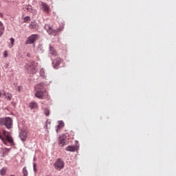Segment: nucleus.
I'll list each match as a JSON object with an SVG mask.
<instances>
[{
  "label": "nucleus",
  "instance_id": "obj_1",
  "mask_svg": "<svg viewBox=\"0 0 176 176\" xmlns=\"http://www.w3.org/2000/svg\"><path fill=\"white\" fill-rule=\"evenodd\" d=\"M3 135L0 133V140H1L2 142L4 143L5 145H8V143L10 144V145H14L13 138L10 135V132L3 130Z\"/></svg>",
  "mask_w": 176,
  "mask_h": 176
},
{
  "label": "nucleus",
  "instance_id": "obj_2",
  "mask_svg": "<svg viewBox=\"0 0 176 176\" xmlns=\"http://www.w3.org/2000/svg\"><path fill=\"white\" fill-rule=\"evenodd\" d=\"M45 30H46L47 32L49 34V35H53L54 36H56L63 31V27H59L56 30H53L52 27H50V25L45 24L44 27Z\"/></svg>",
  "mask_w": 176,
  "mask_h": 176
},
{
  "label": "nucleus",
  "instance_id": "obj_3",
  "mask_svg": "<svg viewBox=\"0 0 176 176\" xmlns=\"http://www.w3.org/2000/svg\"><path fill=\"white\" fill-rule=\"evenodd\" d=\"M0 124L6 126V129H12L13 127V120L10 117L1 118Z\"/></svg>",
  "mask_w": 176,
  "mask_h": 176
},
{
  "label": "nucleus",
  "instance_id": "obj_4",
  "mask_svg": "<svg viewBox=\"0 0 176 176\" xmlns=\"http://www.w3.org/2000/svg\"><path fill=\"white\" fill-rule=\"evenodd\" d=\"M39 39V35L38 34H32L25 41V45H32V43L36 42Z\"/></svg>",
  "mask_w": 176,
  "mask_h": 176
},
{
  "label": "nucleus",
  "instance_id": "obj_5",
  "mask_svg": "<svg viewBox=\"0 0 176 176\" xmlns=\"http://www.w3.org/2000/svg\"><path fill=\"white\" fill-rule=\"evenodd\" d=\"M35 97L40 100H45L47 97V92L46 91H36Z\"/></svg>",
  "mask_w": 176,
  "mask_h": 176
},
{
  "label": "nucleus",
  "instance_id": "obj_6",
  "mask_svg": "<svg viewBox=\"0 0 176 176\" xmlns=\"http://www.w3.org/2000/svg\"><path fill=\"white\" fill-rule=\"evenodd\" d=\"M54 166L56 170L60 171V170H63V168H64V161L61 160V159H58L54 164Z\"/></svg>",
  "mask_w": 176,
  "mask_h": 176
},
{
  "label": "nucleus",
  "instance_id": "obj_7",
  "mask_svg": "<svg viewBox=\"0 0 176 176\" xmlns=\"http://www.w3.org/2000/svg\"><path fill=\"white\" fill-rule=\"evenodd\" d=\"M25 69L30 74H34V72H35V63L34 62L29 63L26 65Z\"/></svg>",
  "mask_w": 176,
  "mask_h": 176
},
{
  "label": "nucleus",
  "instance_id": "obj_8",
  "mask_svg": "<svg viewBox=\"0 0 176 176\" xmlns=\"http://www.w3.org/2000/svg\"><path fill=\"white\" fill-rule=\"evenodd\" d=\"M41 6L43 8V12L47 13V14H49V13H50V6H49V5H47L46 3L41 1Z\"/></svg>",
  "mask_w": 176,
  "mask_h": 176
},
{
  "label": "nucleus",
  "instance_id": "obj_9",
  "mask_svg": "<svg viewBox=\"0 0 176 176\" xmlns=\"http://www.w3.org/2000/svg\"><path fill=\"white\" fill-rule=\"evenodd\" d=\"M60 64H61V58H56L52 62V65L54 68H57V67H58V65H60Z\"/></svg>",
  "mask_w": 176,
  "mask_h": 176
},
{
  "label": "nucleus",
  "instance_id": "obj_10",
  "mask_svg": "<svg viewBox=\"0 0 176 176\" xmlns=\"http://www.w3.org/2000/svg\"><path fill=\"white\" fill-rule=\"evenodd\" d=\"M35 91H46L43 83H38L34 87Z\"/></svg>",
  "mask_w": 176,
  "mask_h": 176
},
{
  "label": "nucleus",
  "instance_id": "obj_11",
  "mask_svg": "<svg viewBox=\"0 0 176 176\" xmlns=\"http://www.w3.org/2000/svg\"><path fill=\"white\" fill-rule=\"evenodd\" d=\"M63 127H64V122L63 121H60L58 122V124L56 126V133H58V131H60L63 129Z\"/></svg>",
  "mask_w": 176,
  "mask_h": 176
},
{
  "label": "nucleus",
  "instance_id": "obj_12",
  "mask_svg": "<svg viewBox=\"0 0 176 176\" xmlns=\"http://www.w3.org/2000/svg\"><path fill=\"white\" fill-rule=\"evenodd\" d=\"M3 32H5V26L3 23L0 21V38L3 35Z\"/></svg>",
  "mask_w": 176,
  "mask_h": 176
},
{
  "label": "nucleus",
  "instance_id": "obj_13",
  "mask_svg": "<svg viewBox=\"0 0 176 176\" xmlns=\"http://www.w3.org/2000/svg\"><path fill=\"white\" fill-rule=\"evenodd\" d=\"M65 151H67L68 152H75L76 151V146H69L66 147Z\"/></svg>",
  "mask_w": 176,
  "mask_h": 176
},
{
  "label": "nucleus",
  "instance_id": "obj_14",
  "mask_svg": "<svg viewBox=\"0 0 176 176\" xmlns=\"http://www.w3.org/2000/svg\"><path fill=\"white\" fill-rule=\"evenodd\" d=\"M3 96H5V97H6V99L8 100V101H10L11 100H12V95H11V94H9V93H8V94H6V93H5V91H3Z\"/></svg>",
  "mask_w": 176,
  "mask_h": 176
},
{
  "label": "nucleus",
  "instance_id": "obj_15",
  "mask_svg": "<svg viewBox=\"0 0 176 176\" xmlns=\"http://www.w3.org/2000/svg\"><path fill=\"white\" fill-rule=\"evenodd\" d=\"M20 138L21 141H25L27 140V133L24 131L21 132L20 133Z\"/></svg>",
  "mask_w": 176,
  "mask_h": 176
},
{
  "label": "nucleus",
  "instance_id": "obj_16",
  "mask_svg": "<svg viewBox=\"0 0 176 176\" xmlns=\"http://www.w3.org/2000/svg\"><path fill=\"white\" fill-rule=\"evenodd\" d=\"M29 28H30V30H35V29L38 28V23H36L35 22H32L29 25Z\"/></svg>",
  "mask_w": 176,
  "mask_h": 176
},
{
  "label": "nucleus",
  "instance_id": "obj_17",
  "mask_svg": "<svg viewBox=\"0 0 176 176\" xmlns=\"http://www.w3.org/2000/svg\"><path fill=\"white\" fill-rule=\"evenodd\" d=\"M59 145L60 146H64V145H65V139H64V138L60 137L59 138Z\"/></svg>",
  "mask_w": 176,
  "mask_h": 176
},
{
  "label": "nucleus",
  "instance_id": "obj_18",
  "mask_svg": "<svg viewBox=\"0 0 176 176\" xmlns=\"http://www.w3.org/2000/svg\"><path fill=\"white\" fill-rule=\"evenodd\" d=\"M30 109H34L35 108L38 107V104H36V102H32L30 105H29Z\"/></svg>",
  "mask_w": 176,
  "mask_h": 176
},
{
  "label": "nucleus",
  "instance_id": "obj_19",
  "mask_svg": "<svg viewBox=\"0 0 176 176\" xmlns=\"http://www.w3.org/2000/svg\"><path fill=\"white\" fill-rule=\"evenodd\" d=\"M8 171V168L3 167L1 170H0V175L5 176L6 175V172Z\"/></svg>",
  "mask_w": 176,
  "mask_h": 176
},
{
  "label": "nucleus",
  "instance_id": "obj_20",
  "mask_svg": "<svg viewBox=\"0 0 176 176\" xmlns=\"http://www.w3.org/2000/svg\"><path fill=\"white\" fill-rule=\"evenodd\" d=\"M50 54L52 56H57V52L54 50V48H53L52 46H50Z\"/></svg>",
  "mask_w": 176,
  "mask_h": 176
},
{
  "label": "nucleus",
  "instance_id": "obj_21",
  "mask_svg": "<svg viewBox=\"0 0 176 176\" xmlns=\"http://www.w3.org/2000/svg\"><path fill=\"white\" fill-rule=\"evenodd\" d=\"M29 21H31V17L29 16L23 18V23H28Z\"/></svg>",
  "mask_w": 176,
  "mask_h": 176
},
{
  "label": "nucleus",
  "instance_id": "obj_22",
  "mask_svg": "<svg viewBox=\"0 0 176 176\" xmlns=\"http://www.w3.org/2000/svg\"><path fill=\"white\" fill-rule=\"evenodd\" d=\"M25 9L27 10V12H30V13L32 12V6H26Z\"/></svg>",
  "mask_w": 176,
  "mask_h": 176
},
{
  "label": "nucleus",
  "instance_id": "obj_23",
  "mask_svg": "<svg viewBox=\"0 0 176 176\" xmlns=\"http://www.w3.org/2000/svg\"><path fill=\"white\" fill-rule=\"evenodd\" d=\"M23 176H28V170H27V168L24 167L23 168Z\"/></svg>",
  "mask_w": 176,
  "mask_h": 176
},
{
  "label": "nucleus",
  "instance_id": "obj_24",
  "mask_svg": "<svg viewBox=\"0 0 176 176\" xmlns=\"http://www.w3.org/2000/svg\"><path fill=\"white\" fill-rule=\"evenodd\" d=\"M40 75L41 76H42L43 78H46V76L45 75V70L43 69H41L40 70Z\"/></svg>",
  "mask_w": 176,
  "mask_h": 176
},
{
  "label": "nucleus",
  "instance_id": "obj_25",
  "mask_svg": "<svg viewBox=\"0 0 176 176\" xmlns=\"http://www.w3.org/2000/svg\"><path fill=\"white\" fill-rule=\"evenodd\" d=\"M44 113L46 116H49V115L50 114V111H49L48 109H44Z\"/></svg>",
  "mask_w": 176,
  "mask_h": 176
},
{
  "label": "nucleus",
  "instance_id": "obj_26",
  "mask_svg": "<svg viewBox=\"0 0 176 176\" xmlns=\"http://www.w3.org/2000/svg\"><path fill=\"white\" fill-rule=\"evenodd\" d=\"M10 149L9 148H3V153L4 154V155H8V152H10Z\"/></svg>",
  "mask_w": 176,
  "mask_h": 176
},
{
  "label": "nucleus",
  "instance_id": "obj_27",
  "mask_svg": "<svg viewBox=\"0 0 176 176\" xmlns=\"http://www.w3.org/2000/svg\"><path fill=\"white\" fill-rule=\"evenodd\" d=\"M45 129H50V122H49V120L46 121V124H45Z\"/></svg>",
  "mask_w": 176,
  "mask_h": 176
},
{
  "label": "nucleus",
  "instance_id": "obj_28",
  "mask_svg": "<svg viewBox=\"0 0 176 176\" xmlns=\"http://www.w3.org/2000/svg\"><path fill=\"white\" fill-rule=\"evenodd\" d=\"M3 57H5V58H6V57H8V51L3 52Z\"/></svg>",
  "mask_w": 176,
  "mask_h": 176
},
{
  "label": "nucleus",
  "instance_id": "obj_29",
  "mask_svg": "<svg viewBox=\"0 0 176 176\" xmlns=\"http://www.w3.org/2000/svg\"><path fill=\"white\" fill-rule=\"evenodd\" d=\"M33 168H34V171H36V163H33Z\"/></svg>",
  "mask_w": 176,
  "mask_h": 176
},
{
  "label": "nucleus",
  "instance_id": "obj_30",
  "mask_svg": "<svg viewBox=\"0 0 176 176\" xmlns=\"http://www.w3.org/2000/svg\"><path fill=\"white\" fill-rule=\"evenodd\" d=\"M10 43H11V45H14V38H10Z\"/></svg>",
  "mask_w": 176,
  "mask_h": 176
},
{
  "label": "nucleus",
  "instance_id": "obj_31",
  "mask_svg": "<svg viewBox=\"0 0 176 176\" xmlns=\"http://www.w3.org/2000/svg\"><path fill=\"white\" fill-rule=\"evenodd\" d=\"M17 90L18 91H21V87H18Z\"/></svg>",
  "mask_w": 176,
  "mask_h": 176
},
{
  "label": "nucleus",
  "instance_id": "obj_32",
  "mask_svg": "<svg viewBox=\"0 0 176 176\" xmlns=\"http://www.w3.org/2000/svg\"><path fill=\"white\" fill-rule=\"evenodd\" d=\"M2 96H3V92H0V97H2Z\"/></svg>",
  "mask_w": 176,
  "mask_h": 176
},
{
  "label": "nucleus",
  "instance_id": "obj_33",
  "mask_svg": "<svg viewBox=\"0 0 176 176\" xmlns=\"http://www.w3.org/2000/svg\"><path fill=\"white\" fill-rule=\"evenodd\" d=\"M3 15L2 14V13H0V16H1V17H3Z\"/></svg>",
  "mask_w": 176,
  "mask_h": 176
}]
</instances>
